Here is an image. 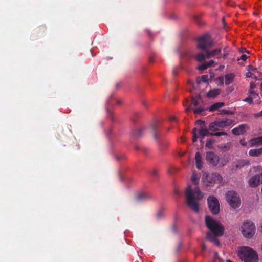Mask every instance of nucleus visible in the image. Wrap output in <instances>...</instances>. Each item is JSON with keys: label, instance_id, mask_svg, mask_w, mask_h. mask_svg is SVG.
<instances>
[{"label": "nucleus", "instance_id": "1", "mask_svg": "<svg viewBox=\"0 0 262 262\" xmlns=\"http://www.w3.org/2000/svg\"><path fill=\"white\" fill-rule=\"evenodd\" d=\"M186 196L187 204L194 212L198 213L199 211V204L198 202L201 200L204 195L199 187H196L192 189L190 186H188L186 190Z\"/></svg>", "mask_w": 262, "mask_h": 262}, {"label": "nucleus", "instance_id": "2", "mask_svg": "<svg viewBox=\"0 0 262 262\" xmlns=\"http://www.w3.org/2000/svg\"><path fill=\"white\" fill-rule=\"evenodd\" d=\"M237 255L244 262H257L258 260L257 253L249 247H240L237 251Z\"/></svg>", "mask_w": 262, "mask_h": 262}, {"label": "nucleus", "instance_id": "3", "mask_svg": "<svg viewBox=\"0 0 262 262\" xmlns=\"http://www.w3.org/2000/svg\"><path fill=\"white\" fill-rule=\"evenodd\" d=\"M205 221L206 226L210 230V233L218 236H222L224 234L225 228L220 222L208 215L205 216Z\"/></svg>", "mask_w": 262, "mask_h": 262}, {"label": "nucleus", "instance_id": "4", "mask_svg": "<svg viewBox=\"0 0 262 262\" xmlns=\"http://www.w3.org/2000/svg\"><path fill=\"white\" fill-rule=\"evenodd\" d=\"M241 230L244 237L249 239L251 238L255 233L256 227L255 224L250 220H247L242 224Z\"/></svg>", "mask_w": 262, "mask_h": 262}, {"label": "nucleus", "instance_id": "5", "mask_svg": "<svg viewBox=\"0 0 262 262\" xmlns=\"http://www.w3.org/2000/svg\"><path fill=\"white\" fill-rule=\"evenodd\" d=\"M226 200L230 206L234 209L239 207L241 200L239 195L234 191H228L226 195Z\"/></svg>", "mask_w": 262, "mask_h": 262}, {"label": "nucleus", "instance_id": "6", "mask_svg": "<svg viewBox=\"0 0 262 262\" xmlns=\"http://www.w3.org/2000/svg\"><path fill=\"white\" fill-rule=\"evenodd\" d=\"M198 45L199 49L203 50H206L208 47H211L213 46V41L211 39L210 37L208 34H205L199 37L197 39Z\"/></svg>", "mask_w": 262, "mask_h": 262}, {"label": "nucleus", "instance_id": "7", "mask_svg": "<svg viewBox=\"0 0 262 262\" xmlns=\"http://www.w3.org/2000/svg\"><path fill=\"white\" fill-rule=\"evenodd\" d=\"M208 208L213 215L217 214L220 210L219 201L213 196H209L207 199Z\"/></svg>", "mask_w": 262, "mask_h": 262}, {"label": "nucleus", "instance_id": "8", "mask_svg": "<svg viewBox=\"0 0 262 262\" xmlns=\"http://www.w3.org/2000/svg\"><path fill=\"white\" fill-rule=\"evenodd\" d=\"M222 177L217 173H212L206 174L204 178L203 183L208 186V184H214L220 183L222 181Z\"/></svg>", "mask_w": 262, "mask_h": 262}, {"label": "nucleus", "instance_id": "9", "mask_svg": "<svg viewBox=\"0 0 262 262\" xmlns=\"http://www.w3.org/2000/svg\"><path fill=\"white\" fill-rule=\"evenodd\" d=\"M206 160L209 164L215 166L219 163L220 158L214 152L208 151L206 152Z\"/></svg>", "mask_w": 262, "mask_h": 262}, {"label": "nucleus", "instance_id": "10", "mask_svg": "<svg viewBox=\"0 0 262 262\" xmlns=\"http://www.w3.org/2000/svg\"><path fill=\"white\" fill-rule=\"evenodd\" d=\"M262 184V173L252 176L249 180V184L251 187H255Z\"/></svg>", "mask_w": 262, "mask_h": 262}, {"label": "nucleus", "instance_id": "11", "mask_svg": "<svg viewBox=\"0 0 262 262\" xmlns=\"http://www.w3.org/2000/svg\"><path fill=\"white\" fill-rule=\"evenodd\" d=\"M248 129L249 127L248 124H242L232 129L231 132L233 135L238 136L244 134Z\"/></svg>", "mask_w": 262, "mask_h": 262}, {"label": "nucleus", "instance_id": "12", "mask_svg": "<svg viewBox=\"0 0 262 262\" xmlns=\"http://www.w3.org/2000/svg\"><path fill=\"white\" fill-rule=\"evenodd\" d=\"M149 129L151 130L153 134V137L156 140H158V132L160 128V122L159 121L152 122L149 125Z\"/></svg>", "mask_w": 262, "mask_h": 262}, {"label": "nucleus", "instance_id": "13", "mask_svg": "<svg viewBox=\"0 0 262 262\" xmlns=\"http://www.w3.org/2000/svg\"><path fill=\"white\" fill-rule=\"evenodd\" d=\"M234 120L231 119L226 118L224 120H216L217 126L220 128H225L230 126Z\"/></svg>", "mask_w": 262, "mask_h": 262}, {"label": "nucleus", "instance_id": "14", "mask_svg": "<svg viewBox=\"0 0 262 262\" xmlns=\"http://www.w3.org/2000/svg\"><path fill=\"white\" fill-rule=\"evenodd\" d=\"M248 143L249 144V147L262 145V136L252 138L248 141Z\"/></svg>", "mask_w": 262, "mask_h": 262}, {"label": "nucleus", "instance_id": "15", "mask_svg": "<svg viewBox=\"0 0 262 262\" xmlns=\"http://www.w3.org/2000/svg\"><path fill=\"white\" fill-rule=\"evenodd\" d=\"M218 236V235H215L213 233L208 232L206 233V239L213 242L215 245L217 246H220V241L217 238V237Z\"/></svg>", "mask_w": 262, "mask_h": 262}, {"label": "nucleus", "instance_id": "16", "mask_svg": "<svg viewBox=\"0 0 262 262\" xmlns=\"http://www.w3.org/2000/svg\"><path fill=\"white\" fill-rule=\"evenodd\" d=\"M201 101V98L200 95H198L194 97H193L191 102L190 106L186 108V111L188 112L191 109L192 106H198Z\"/></svg>", "mask_w": 262, "mask_h": 262}, {"label": "nucleus", "instance_id": "17", "mask_svg": "<svg viewBox=\"0 0 262 262\" xmlns=\"http://www.w3.org/2000/svg\"><path fill=\"white\" fill-rule=\"evenodd\" d=\"M195 160L196 168L199 170H201L202 168V159L201 155L199 152H197L195 154Z\"/></svg>", "mask_w": 262, "mask_h": 262}, {"label": "nucleus", "instance_id": "18", "mask_svg": "<svg viewBox=\"0 0 262 262\" xmlns=\"http://www.w3.org/2000/svg\"><path fill=\"white\" fill-rule=\"evenodd\" d=\"M199 134L200 136H201L202 138H203L205 136L209 135L211 136V134H212V133L209 132L207 126H206L205 125H203L200 127Z\"/></svg>", "mask_w": 262, "mask_h": 262}, {"label": "nucleus", "instance_id": "19", "mask_svg": "<svg viewBox=\"0 0 262 262\" xmlns=\"http://www.w3.org/2000/svg\"><path fill=\"white\" fill-rule=\"evenodd\" d=\"M221 93L219 89H213L208 91L206 94V96L208 98H215Z\"/></svg>", "mask_w": 262, "mask_h": 262}, {"label": "nucleus", "instance_id": "20", "mask_svg": "<svg viewBox=\"0 0 262 262\" xmlns=\"http://www.w3.org/2000/svg\"><path fill=\"white\" fill-rule=\"evenodd\" d=\"M151 198L152 196L150 194L146 192H143L138 194L136 196V199L137 200L140 201L148 200Z\"/></svg>", "mask_w": 262, "mask_h": 262}, {"label": "nucleus", "instance_id": "21", "mask_svg": "<svg viewBox=\"0 0 262 262\" xmlns=\"http://www.w3.org/2000/svg\"><path fill=\"white\" fill-rule=\"evenodd\" d=\"M235 75L233 73H229L225 75V84L226 85L230 84L233 81Z\"/></svg>", "mask_w": 262, "mask_h": 262}, {"label": "nucleus", "instance_id": "22", "mask_svg": "<svg viewBox=\"0 0 262 262\" xmlns=\"http://www.w3.org/2000/svg\"><path fill=\"white\" fill-rule=\"evenodd\" d=\"M225 105V103L222 102H219L215 103L214 104H212L211 106H210L209 108V110L210 112H214L217 110H218L220 108H221L222 107L224 106Z\"/></svg>", "mask_w": 262, "mask_h": 262}, {"label": "nucleus", "instance_id": "23", "mask_svg": "<svg viewBox=\"0 0 262 262\" xmlns=\"http://www.w3.org/2000/svg\"><path fill=\"white\" fill-rule=\"evenodd\" d=\"M262 154V147L257 149H251L249 151V155L252 157L258 156Z\"/></svg>", "mask_w": 262, "mask_h": 262}, {"label": "nucleus", "instance_id": "24", "mask_svg": "<svg viewBox=\"0 0 262 262\" xmlns=\"http://www.w3.org/2000/svg\"><path fill=\"white\" fill-rule=\"evenodd\" d=\"M144 130V128L137 129L133 130L132 133V136L134 138H139L141 137L143 134V131Z\"/></svg>", "mask_w": 262, "mask_h": 262}, {"label": "nucleus", "instance_id": "25", "mask_svg": "<svg viewBox=\"0 0 262 262\" xmlns=\"http://www.w3.org/2000/svg\"><path fill=\"white\" fill-rule=\"evenodd\" d=\"M208 76L207 75H203L201 77H199L196 79V82L198 84H200L201 83H206L208 81Z\"/></svg>", "mask_w": 262, "mask_h": 262}, {"label": "nucleus", "instance_id": "26", "mask_svg": "<svg viewBox=\"0 0 262 262\" xmlns=\"http://www.w3.org/2000/svg\"><path fill=\"white\" fill-rule=\"evenodd\" d=\"M230 146L231 143L230 142H228L226 143L220 144L219 146V147L224 151H227L230 149Z\"/></svg>", "mask_w": 262, "mask_h": 262}, {"label": "nucleus", "instance_id": "27", "mask_svg": "<svg viewBox=\"0 0 262 262\" xmlns=\"http://www.w3.org/2000/svg\"><path fill=\"white\" fill-rule=\"evenodd\" d=\"M191 180L194 184L197 185L199 183L200 176L195 173H193Z\"/></svg>", "mask_w": 262, "mask_h": 262}, {"label": "nucleus", "instance_id": "28", "mask_svg": "<svg viewBox=\"0 0 262 262\" xmlns=\"http://www.w3.org/2000/svg\"><path fill=\"white\" fill-rule=\"evenodd\" d=\"M218 127L219 126H217L216 121L210 123L209 125V129L212 132L217 131Z\"/></svg>", "mask_w": 262, "mask_h": 262}, {"label": "nucleus", "instance_id": "29", "mask_svg": "<svg viewBox=\"0 0 262 262\" xmlns=\"http://www.w3.org/2000/svg\"><path fill=\"white\" fill-rule=\"evenodd\" d=\"M195 59L198 62H203L206 60L205 55L202 53L198 54L196 55Z\"/></svg>", "mask_w": 262, "mask_h": 262}, {"label": "nucleus", "instance_id": "30", "mask_svg": "<svg viewBox=\"0 0 262 262\" xmlns=\"http://www.w3.org/2000/svg\"><path fill=\"white\" fill-rule=\"evenodd\" d=\"M215 142V140L213 139H210L207 140L205 146L209 149L213 148V144Z\"/></svg>", "mask_w": 262, "mask_h": 262}, {"label": "nucleus", "instance_id": "31", "mask_svg": "<svg viewBox=\"0 0 262 262\" xmlns=\"http://www.w3.org/2000/svg\"><path fill=\"white\" fill-rule=\"evenodd\" d=\"M248 163V162L246 160H241L238 161L235 165V167L236 169H239L242 167L244 166V165H246Z\"/></svg>", "mask_w": 262, "mask_h": 262}, {"label": "nucleus", "instance_id": "32", "mask_svg": "<svg viewBox=\"0 0 262 262\" xmlns=\"http://www.w3.org/2000/svg\"><path fill=\"white\" fill-rule=\"evenodd\" d=\"M221 51H222L221 48H219L213 49V50H211V53L213 56H216V55H220V56L217 57V58H219L221 57Z\"/></svg>", "mask_w": 262, "mask_h": 262}, {"label": "nucleus", "instance_id": "33", "mask_svg": "<svg viewBox=\"0 0 262 262\" xmlns=\"http://www.w3.org/2000/svg\"><path fill=\"white\" fill-rule=\"evenodd\" d=\"M248 93L250 94V96L252 97L253 99H255L256 98L259 97V94L255 92L254 90H249Z\"/></svg>", "mask_w": 262, "mask_h": 262}, {"label": "nucleus", "instance_id": "34", "mask_svg": "<svg viewBox=\"0 0 262 262\" xmlns=\"http://www.w3.org/2000/svg\"><path fill=\"white\" fill-rule=\"evenodd\" d=\"M208 66L207 64L205 63H203L199 66L197 67V69L200 71H203L208 68Z\"/></svg>", "mask_w": 262, "mask_h": 262}, {"label": "nucleus", "instance_id": "35", "mask_svg": "<svg viewBox=\"0 0 262 262\" xmlns=\"http://www.w3.org/2000/svg\"><path fill=\"white\" fill-rule=\"evenodd\" d=\"M225 135H227V133L225 132H217L214 133H212V134H211V136H215L217 137Z\"/></svg>", "mask_w": 262, "mask_h": 262}, {"label": "nucleus", "instance_id": "36", "mask_svg": "<svg viewBox=\"0 0 262 262\" xmlns=\"http://www.w3.org/2000/svg\"><path fill=\"white\" fill-rule=\"evenodd\" d=\"M205 110V109L203 107H200L199 108H196L195 109H193V113L195 114H199L202 112H203Z\"/></svg>", "mask_w": 262, "mask_h": 262}, {"label": "nucleus", "instance_id": "37", "mask_svg": "<svg viewBox=\"0 0 262 262\" xmlns=\"http://www.w3.org/2000/svg\"><path fill=\"white\" fill-rule=\"evenodd\" d=\"M253 97L249 96L248 97H246L244 99V101L245 102H247L249 103V104H253Z\"/></svg>", "mask_w": 262, "mask_h": 262}, {"label": "nucleus", "instance_id": "38", "mask_svg": "<svg viewBox=\"0 0 262 262\" xmlns=\"http://www.w3.org/2000/svg\"><path fill=\"white\" fill-rule=\"evenodd\" d=\"M205 55V58L206 59H209L211 58L212 57H213V55L211 53V51H208L207 50L206 51V54Z\"/></svg>", "mask_w": 262, "mask_h": 262}, {"label": "nucleus", "instance_id": "39", "mask_svg": "<svg viewBox=\"0 0 262 262\" xmlns=\"http://www.w3.org/2000/svg\"><path fill=\"white\" fill-rule=\"evenodd\" d=\"M249 56L246 55V54H243L239 57L238 58L237 60H242L243 61H246Z\"/></svg>", "mask_w": 262, "mask_h": 262}, {"label": "nucleus", "instance_id": "40", "mask_svg": "<svg viewBox=\"0 0 262 262\" xmlns=\"http://www.w3.org/2000/svg\"><path fill=\"white\" fill-rule=\"evenodd\" d=\"M246 77L248 78H254L256 80H257V77L251 72H249L246 74Z\"/></svg>", "mask_w": 262, "mask_h": 262}, {"label": "nucleus", "instance_id": "41", "mask_svg": "<svg viewBox=\"0 0 262 262\" xmlns=\"http://www.w3.org/2000/svg\"><path fill=\"white\" fill-rule=\"evenodd\" d=\"M238 51L241 53H246L247 54H249L250 52L248 50H247L246 48H241L238 49Z\"/></svg>", "mask_w": 262, "mask_h": 262}, {"label": "nucleus", "instance_id": "42", "mask_svg": "<svg viewBox=\"0 0 262 262\" xmlns=\"http://www.w3.org/2000/svg\"><path fill=\"white\" fill-rule=\"evenodd\" d=\"M240 144L243 146H248V147H250L249 146V144L248 142H245L243 140H240Z\"/></svg>", "mask_w": 262, "mask_h": 262}, {"label": "nucleus", "instance_id": "43", "mask_svg": "<svg viewBox=\"0 0 262 262\" xmlns=\"http://www.w3.org/2000/svg\"><path fill=\"white\" fill-rule=\"evenodd\" d=\"M248 70L249 71V72L257 70L256 67H254L252 65H249L248 66Z\"/></svg>", "mask_w": 262, "mask_h": 262}, {"label": "nucleus", "instance_id": "44", "mask_svg": "<svg viewBox=\"0 0 262 262\" xmlns=\"http://www.w3.org/2000/svg\"><path fill=\"white\" fill-rule=\"evenodd\" d=\"M163 209H161L160 210H159L158 213H157L156 215H157V217L158 218H160L163 215Z\"/></svg>", "mask_w": 262, "mask_h": 262}, {"label": "nucleus", "instance_id": "45", "mask_svg": "<svg viewBox=\"0 0 262 262\" xmlns=\"http://www.w3.org/2000/svg\"><path fill=\"white\" fill-rule=\"evenodd\" d=\"M205 122L204 121H202L201 120H198L196 121V124L200 125L201 126L204 125Z\"/></svg>", "mask_w": 262, "mask_h": 262}, {"label": "nucleus", "instance_id": "46", "mask_svg": "<svg viewBox=\"0 0 262 262\" xmlns=\"http://www.w3.org/2000/svg\"><path fill=\"white\" fill-rule=\"evenodd\" d=\"M256 87V85L254 82H251L250 84V89L249 90H253Z\"/></svg>", "mask_w": 262, "mask_h": 262}, {"label": "nucleus", "instance_id": "47", "mask_svg": "<svg viewBox=\"0 0 262 262\" xmlns=\"http://www.w3.org/2000/svg\"><path fill=\"white\" fill-rule=\"evenodd\" d=\"M253 116L255 118L262 117V110L257 113L254 114Z\"/></svg>", "mask_w": 262, "mask_h": 262}, {"label": "nucleus", "instance_id": "48", "mask_svg": "<svg viewBox=\"0 0 262 262\" xmlns=\"http://www.w3.org/2000/svg\"><path fill=\"white\" fill-rule=\"evenodd\" d=\"M206 63L207 64L208 67L209 68L213 66V64L214 63V61L213 60H211L208 62H206Z\"/></svg>", "mask_w": 262, "mask_h": 262}, {"label": "nucleus", "instance_id": "49", "mask_svg": "<svg viewBox=\"0 0 262 262\" xmlns=\"http://www.w3.org/2000/svg\"><path fill=\"white\" fill-rule=\"evenodd\" d=\"M221 111H222V113L224 114H231V112L230 111L226 110L225 109H222L221 110Z\"/></svg>", "mask_w": 262, "mask_h": 262}, {"label": "nucleus", "instance_id": "50", "mask_svg": "<svg viewBox=\"0 0 262 262\" xmlns=\"http://www.w3.org/2000/svg\"><path fill=\"white\" fill-rule=\"evenodd\" d=\"M223 79L224 78H223V76H221V77H219V80H220V84H219V85L220 86H222L224 84Z\"/></svg>", "mask_w": 262, "mask_h": 262}, {"label": "nucleus", "instance_id": "51", "mask_svg": "<svg viewBox=\"0 0 262 262\" xmlns=\"http://www.w3.org/2000/svg\"><path fill=\"white\" fill-rule=\"evenodd\" d=\"M197 139H198V136H197V134H193V137H192V141L193 142H195L197 141Z\"/></svg>", "mask_w": 262, "mask_h": 262}, {"label": "nucleus", "instance_id": "52", "mask_svg": "<svg viewBox=\"0 0 262 262\" xmlns=\"http://www.w3.org/2000/svg\"><path fill=\"white\" fill-rule=\"evenodd\" d=\"M178 73L177 69L176 68H174L172 70V74L173 75H176Z\"/></svg>", "mask_w": 262, "mask_h": 262}, {"label": "nucleus", "instance_id": "53", "mask_svg": "<svg viewBox=\"0 0 262 262\" xmlns=\"http://www.w3.org/2000/svg\"><path fill=\"white\" fill-rule=\"evenodd\" d=\"M169 120H170V121H175L177 120V119H176V117L172 116V117H170Z\"/></svg>", "mask_w": 262, "mask_h": 262}, {"label": "nucleus", "instance_id": "54", "mask_svg": "<svg viewBox=\"0 0 262 262\" xmlns=\"http://www.w3.org/2000/svg\"><path fill=\"white\" fill-rule=\"evenodd\" d=\"M197 132H198L197 128L196 127L193 128L192 129V134H197Z\"/></svg>", "mask_w": 262, "mask_h": 262}, {"label": "nucleus", "instance_id": "55", "mask_svg": "<svg viewBox=\"0 0 262 262\" xmlns=\"http://www.w3.org/2000/svg\"><path fill=\"white\" fill-rule=\"evenodd\" d=\"M201 248L203 250H206V246L205 244H202Z\"/></svg>", "mask_w": 262, "mask_h": 262}, {"label": "nucleus", "instance_id": "56", "mask_svg": "<svg viewBox=\"0 0 262 262\" xmlns=\"http://www.w3.org/2000/svg\"><path fill=\"white\" fill-rule=\"evenodd\" d=\"M135 149L136 150H140L141 148V147L139 145H136L135 146Z\"/></svg>", "mask_w": 262, "mask_h": 262}, {"label": "nucleus", "instance_id": "57", "mask_svg": "<svg viewBox=\"0 0 262 262\" xmlns=\"http://www.w3.org/2000/svg\"><path fill=\"white\" fill-rule=\"evenodd\" d=\"M174 194H176L177 195H179V192L178 191V190H176V189L174 190Z\"/></svg>", "mask_w": 262, "mask_h": 262}, {"label": "nucleus", "instance_id": "58", "mask_svg": "<svg viewBox=\"0 0 262 262\" xmlns=\"http://www.w3.org/2000/svg\"><path fill=\"white\" fill-rule=\"evenodd\" d=\"M260 231L261 233H262V220H261V223H260Z\"/></svg>", "mask_w": 262, "mask_h": 262}, {"label": "nucleus", "instance_id": "59", "mask_svg": "<svg viewBox=\"0 0 262 262\" xmlns=\"http://www.w3.org/2000/svg\"><path fill=\"white\" fill-rule=\"evenodd\" d=\"M160 146H161V147L164 145V142H161L160 143Z\"/></svg>", "mask_w": 262, "mask_h": 262}, {"label": "nucleus", "instance_id": "60", "mask_svg": "<svg viewBox=\"0 0 262 262\" xmlns=\"http://www.w3.org/2000/svg\"><path fill=\"white\" fill-rule=\"evenodd\" d=\"M152 173H153V174H154V175H155V176H156V175L157 174V171H156V170H155V171H154L152 172Z\"/></svg>", "mask_w": 262, "mask_h": 262}, {"label": "nucleus", "instance_id": "61", "mask_svg": "<svg viewBox=\"0 0 262 262\" xmlns=\"http://www.w3.org/2000/svg\"><path fill=\"white\" fill-rule=\"evenodd\" d=\"M147 32H148V35H149V36H150V35H151V32H150V31L149 30H147Z\"/></svg>", "mask_w": 262, "mask_h": 262}, {"label": "nucleus", "instance_id": "62", "mask_svg": "<svg viewBox=\"0 0 262 262\" xmlns=\"http://www.w3.org/2000/svg\"><path fill=\"white\" fill-rule=\"evenodd\" d=\"M260 90L261 91V95H262V83L260 84Z\"/></svg>", "mask_w": 262, "mask_h": 262}, {"label": "nucleus", "instance_id": "63", "mask_svg": "<svg viewBox=\"0 0 262 262\" xmlns=\"http://www.w3.org/2000/svg\"><path fill=\"white\" fill-rule=\"evenodd\" d=\"M226 262H233V261L230 259H227Z\"/></svg>", "mask_w": 262, "mask_h": 262}, {"label": "nucleus", "instance_id": "64", "mask_svg": "<svg viewBox=\"0 0 262 262\" xmlns=\"http://www.w3.org/2000/svg\"><path fill=\"white\" fill-rule=\"evenodd\" d=\"M222 21H223V23L225 25V19L224 18H222Z\"/></svg>", "mask_w": 262, "mask_h": 262}]
</instances>
